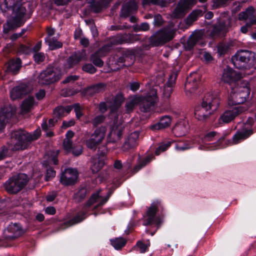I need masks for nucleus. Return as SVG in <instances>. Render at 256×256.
I'll use <instances>...</instances> for the list:
<instances>
[{
	"label": "nucleus",
	"mask_w": 256,
	"mask_h": 256,
	"mask_svg": "<svg viewBox=\"0 0 256 256\" xmlns=\"http://www.w3.org/2000/svg\"><path fill=\"white\" fill-rule=\"evenodd\" d=\"M253 133L252 130H244L238 132L233 136V140L234 144H238L240 140L248 138Z\"/></svg>",
	"instance_id": "nucleus-36"
},
{
	"label": "nucleus",
	"mask_w": 256,
	"mask_h": 256,
	"mask_svg": "<svg viewBox=\"0 0 256 256\" xmlns=\"http://www.w3.org/2000/svg\"><path fill=\"white\" fill-rule=\"evenodd\" d=\"M78 173L72 168H67L61 174L60 182L64 186L74 184L78 179Z\"/></svg>",
	"instance_id": "nucleus-17"
},
{
	"label": "nucleus",
	"mask_w": 256,
	"mask_h": 256,
	"mask_svg": "<svg viewBox=\"0 0 256 256\" xmlns=\"http://www.w3.org/2000/svg\"><path fill=\"white\" fill-rule=\"evenodd\" d=\"M190 148V144L188 143H184L182 144H177L176 146V148L178 150H184Z\"/></svg>",
	"instance_id": "nucleus-60"
},
{
	"label": "nucleus",
	"mask_w": 256,
	"mask_h": 256,
	"mask_svg": "<svg viewBox=\"0 0 256 256\" xmlns=\"http://www.w3.org/2000/svg\"><path fill=\"white\" fill-rule=\"evenodd\" d=\"M136 246H137L141 253L145 252L148 248L150 246V244H144L142 241H138L137 242Z\"/></svg>",
	"instance_id": "nucleus-55"
},
{
	"label": "nucleus",
	"mask_w": 256,
	"mask_h": 256,
	"mask_svg": "<svg viewBox=\"0 0 256 256\" xmlns=\"http://www.w3.org/2000/svg\"><path fill=\"white\" fill-rule=\"evenodd\" d=\"M72 109V106H67L66 107L58 106L54 110V114L56 118H60L65 115V113L69 114Z\"/></svg>",
	"instance_id": "nucleus-37"
},
{
	"label": "nucleus",
	"mask_w": 256,
	"mask_h": 256,
	"mask_svg": "<svg viewBox=\"0 0 256 256\" xmlns=\"http://www.w3.org/2000/svg\"><path fill=\"white\" fill-rule=\"evenodd\" d=\"M254 10L252 6L248 7L245 11L240 12L238 14V19L239 20H249L250 22L248 23L252 24V21H253L254 18Z\"/></svg>",
	"instance_id": "nucleus-33"
},
{
	"label": "nucleus",
	"mask_w": 256,
	"mask_h": 256,
	"mask_svg": "<svg viewBox=\"0 0 256 256\" xmlns=\"http://www.w3.org/2000/svg\"><path fill=\"white\" fill-rule=\"evenodd\" d=\"M75 122L74 120H71L68 122L64 121L62 122V128H66L68 127L72 126L74 124Z\"/></svg>",
	"instance_id": "nucleus-63"
},
{
	"label": "nucleus",
	"mask_w": 256,
	"mask_h": 256,
	"mask_svg": "<svg viewBox=\"0 0 256 256\" xmlns=\"http://www.w3.org/2000/svg\"><path fill=\"white\" fill-rule=\"evenodd\" d=\"M29 181L28 176L19 174L10 178L4 184L6 191L10 194H15L22 190Z\"/></svg>",
	"instance_id": "nucleus-5"
},
{
	"label": "nucleus",
	"mask_w": 256,
	"mask_h": 256,
	"mask_svg": "<svg viewBox=\"0 0 256 256\" xmlns=\"http://www.w3.org/2000/svg\"><path fill=\"white\" fill-rule=\"evenodd\" d=\"M106 84L100 82L90 86L84 90L86 94L92 96L96 94L104 92L106 88Z\"/></svg>",
	"instance_id": "nucleus-25"
},
{
	"label": "nucleus",
	"mask_w": 256,
	"mask_h": 256,
	"mask_svg": "<svg viewBox=\"0 0 256 256\" xmlns=\"http://www.w3.org/2000/svg\"><path fill=\"white\" fill-rule=\"evenodd\" d=\"M82 70L90 74H94L96 72V68L92 64H86L82 66Z\"/></svg>",
	"instance_id": "nucleus-56"
},
{
	"label": "nucleus",
	"mask_w": 256,
	"mask_h": 256,
	"mask_svg": "<svg viewBox=\"0 0 256 256\" xmlns=\"http://www.w3.org/2000/svg\"><path fill=\"white\" fill-rule=\"evenodd\" d=\"M108 152V150L106 147V146H102L98 148V155L99 156V157H104V156L106 152Z\"/></svg>",
	"instance_id": "nucleus-61"
},
{
	"label": "nucleus",
	"mask_w": 256,
	"mask_h": 256,
	"mask_svg": "<svg viewBox=\"0 0 256 256\" xmlns=\"http://www.w3.org/2000/svg\"><path fill=\"white\" fill-rule=\"evenodd\" d=\"M170 122V118L168 116H166L162 117L158 122L151 126L150 128L152 130H160L164 129L169 126Z\"/></svg>",
	"instance_id": "nucleus-35"
},
{
	"label": "nucleus",
	"mask_w": 256,
	"mask_h": 256,
	"mask_svg": "<svg viewBox=\"0 0 256 256\" xmlns=\"http://www.w3.org/2000/svg\"><path fill=\"white\" fill-rule=\"evenodd\" d=\"M129 57H134V52L130 50H127L124 52L123 56H120L118 60V62H124L126 61V58H128Z\"/></svg>",
	"instance_id": "nucleus-47"
},
{
	"label": "nucleus",
	"mask_w": 256,
	"mask_h": 256,
	"mask_svg": "<svg viewBox=\"0 0 256 256\" xmlns=\"http://www.w3.org/2000/svg\"><path fill=\"white\" fill-rule=\"evenodd\" d=\"M110 0H100L99 1H93L90 3V8L91 11L98 13L101 11L102 5L104 4L109 2Z\"/></svg>",
	"instance_id": "nucleus-39"
},
{
	"label": "nucleus",
	"mask_w": 256,
	"mask_h": 256,
	"mask_svg": "<svg viewBox=\"0 0 256 256\" xmlns=\"http://www.w3.org/2000/svg\"><path fill=\"white\" fill-rule=\"evenodd\" d=\"M254 54L248 50L238 52L232 58V62L238 69L249 68L253 66Z\"/></svg>",
	"instance_id": "nucleus-6"
},
{
	"label": "nucleus",
	"mask_w": 256,
	"mask_h": 256,
	"mask_svg": "<svg viewBox=\"0 0 256 256\" xmlns=\"http://www.w3.org/2000/svg\"><path fill=\"white\" fill-rule=\"evenodd\" d=\"M139 38L136 35L125 34L122 36L120 38L114 41L115 44H122L125 42H132L134 41L138 40Z\"/></svg>",
	"instance_id": "nucleus-40"
},
{
	"label": "nucleus",
	"mask_w": 256,
	"mask_h": 256,
	"mask_svg": "<svg viewBox=\"0 0 256 256\" xmlns=\"http://www.w3.org/2000/svg\"><path fill=\"white\" fill-rule=\"evenodd\" d=\"M86 57V51H78L76 52L74 55L70 56L68 59V64L69 68L73 67L78 64L80 61L84 60Z\"/></svg>",
	"instance_id": "nucleus-27"
},
{
	"label": "nucleus",
	"mask_w": 256,
	"mask_h": 256,
	"mask_svg": "<svg viewBox=\"0 0 256 256\" xmlns=\"http://www.w3.org/2000/svg\"><path fill=\"white\" fill-rule=\"evenodd\" d=\"M104 160H99L94 162L91 166V170L93 174H96L100 171L104 166Z\"/></svg>",
	"instance_id": "nucleus-46"
},
{
	"label": "nucleus",
	"mask_w": 256,
	"mask_h": 256,
	"mask_svg": "<svg viewBox=\"0 0 256 256\" xmlns=\"http://www.w3.org/2000/svg\"><path fill=\"white\" fill-rule=\"evenodd\" d=\"M3 6L7 10L13 11L12 18L4 25V32L8 34L10 30L20 26L24 22V16L26 12V8L14 0H4Z\"/></svg>",
	"instance_id": "nucleus-3"
},
{
	"label": "nucleus",
	"mask_w": 256,
	"mask_h": 256,
	"mask_svg": "<svg viewBox=\"0 0 256 256\" xmlns=\"http://www.w3.org/2000/svg\"><path fill=\"white\" fill-rule=\"evenodd\" d=\"M140 110L142 112H148L152 110L157 98L156 92L154 90H152L150 93L145 96H138Z\"/></svg>",
	"instance_id": "nucleus-12"
},
{
	"label": "nucleus",
	"mask_w": 256,
	"mask_h": 256,
	"mask_svg": "<svg viewBox=\"0 0 256 256\" xmlns=\"http://www.w3.org/2000/svg\"><path fill=\"white\" fill-rule=\"evenodd\" d=\"M140 98L138 96H134L130 97L126 102L125 107L126 108V110L128 112H132L134 109V106L138 104V102H140Z\"/></svg>",
	"instance_id": "nucleus-42"
},
{
	"label": "nucleus",
	"mask_w": 256,
	"mask_h": 256,
	"mask_svg": "<svg viewBox=\"0 0 256 256\" xmlns=\"http://www.w3.org/2000/svg\"><path fill=\"white\" fill-rule=\"evenodd\" d=\"M24 230L18 224L9 225L4 231V237L7 240H12L20 237L24 234Z\"/></svg>",
	"instance_id": "nucleus-18"
},
{
	"label": "nucleus",
	"mask_w": 256,
	"mask_h": 256,
	"mask_svg": "<svg viewBox=\"0 0 256 256\" xmlns=\"http://www.w3.org/2000/svg\"><path fill=\"white\" fill-rule=\"evenodd\" d=\"M139 131H135L130 133L128 136L126 140L122 146V150L127 152L136 147L138 145L137 140L139 137Z\"/></svg>",
	"instance_id": "nucleus-22"
},
{
	"label": "nucleus",
	"mask_w": 256,
	"mask_h": 256,
	"mask_svg": "<svg viewBox=\"0 0 256 256\" xmlns=\"http://www.w3.org/2000/svg\"><path fill=\"white\" fill-rule=\"evenodd\" d=\"M174 32L164 28L155 32L149 38V42L152 46H162L171 40L174 37Z\"/></svg>",
	"instance_id": "nucleus-8"
},
{
	"label": "nucleus",
	"mask_w": 256,
	"mask_h": 256,
	"mask_svg": "<svg viewBox=\"0 0 256 256\" xmlns=\"http://www.w3.org/2000/svg\"><path fill=\"white\" fill-rule=\"evenodd\" d=\"M159 206V202H153L148 208L143 224L144 226H147L153 224H155L158 228L160 226L162 220L159 216H156Z\"/></svg>",
	"instance_id": "nucleus-11"
},
{
	"label": "nucleus",
	"mask_w": 256,
	"mask_h": 256,
	"mask_svg": "<svg viewBox=\"0 0 256 256\" xmlns=\"http://www.w3.org/2000/svg\"><path fill=\"white\" fill-rule=\"evenodd\" d=\"M241 78L239 73L236 72L229 66H226L224 70L222 80L226 83L231 84L234 83Z\"/></svg>",
	"instance_id": "nucleus-20"
},
{
	"label": "nucleus",
	"mask_w": 256,
	"mask_h": 256,
	"mask_svg": "<svg viewBox=\"0 0 256 256\" xmlns=\"http://www.w3.org/2000/svg\"><path fill=\"white\" fill-rule=\"evenodd\" d=\"M21 67V60L20 58L12 60L6 64V72L12 74H16Z\"/></svg>",
	"instance_id": "nucleus-29"
},
{
	"label": "nucleus",
	"mask_w": 256,
	"mask_h": 256,
	"mask_svg": "<svg viewBox=\"0 0 256 256\" xmlns=\"http://www.w3.org/2000/svg\"><path fill=\"white\" fill-rule=\"evenodd\" d=\"M89 194V191L84 186H80L78 188L73 196V199L78 203L83 201L86 196Z\"/></svg>",
	"instance_id": "nucleus-34"
},
{
	"label": "nucleus",
	"mask_w": 256,
	"mask_h": 256,
	"mask_svg": "<svg viewBox=\"0 0 256 256\" xmlns=\"http://www.w3.org/2000/svg\"><path fill=\"white\" fill-rule=\"evenodd\" d=\"M32 49L28 46L21 44L18 48V52L20 54H28L32 52Z\"/></svg>",
	"instance_id": "nucleus-53"
},
{
	"label": "nucleus",
	"mask_w": 256,
	"mask_h": 256,
	"mask_svg": "<svg viewBox=\"0 0 256 256\" xmlns=\"http://www.w3.org/2000/svg\"><path fill=\"white\" fill-rule=\"evenodd\" d=\"M40 134V129H36L32 133H29L22 129L12 131L10 135V142L8 143V147L4 146L2 148L0 160L6 156L8 150L15 152L28 148L32 142L38 139Z\"/></svg>",
	"instance_id": "nucleus-1"
},
{
	"label": "nucleus",
	"mask_w": 256,
	"mask_h": 256,
	"mask_svg": "<svg viewBox=\"0 0 256 256\" xmlns=\"http://www.w3.org/2000/svg\"><path fill=\"white\" fill-rule=\"evenodd\" d=\"M70 152L74 156H78L82 152V146L81 145L74 146Z\"/></svg>",
	"instance_id": "nucleus-52"
},
{
	"label": "nucleus",
	"mask_w": 256,
	"mask_h": 256,
	"mask_svg": "<svg viewBox=\"0 0 256 256\" xmlns=\"http://www.w3.org/2000/svg\"><path fill=\"white\" fill-rule=\"evenodd\" d=\"M45 42L48 44L50 50L61 48L62 46V43L54 38L46 37Z\"/></svg>",
	"instance_id": "nucleus-41"
},
{
	"label": "nucleus",
	"mask_w": 256,
	"mask_h": 256,
	"mask_svg": "<svg viewBox=\"0 0 256 256\" xmlns=\"http://www.w3.org/2000/svg\"><path fill=\"white\" fill-rule=\"evenodd\" d=\"M180 70V68L178 66V68L176 66L172 69L168 81L164 86L162 96L165 100H168L171 95L173 90L172 88L175 85L176 80L177 78Z\"/></svg>",
	"instance_id": "nucleus-14"
},
{
	"label": "nucleus",
	"mask_w": 256,
	"mask_h": 256,
	"mask_svg": "<svg viewBox=\"0 0 256 256\" xmlns=\"http://www.w3.org/2000/svg\"><path fill=\"white\" fill-rule=\"evenodd\" d=\"M164 20L162 16L160 14H157L154 16V24L155 26H160L164 24Z\"/></svg>",
	"instance_id": "nucleus-54"
},
{
	"label": "nucleus",
	"mask_w": 256,
	"mask_h": 256,
	"mask_svg": "<svg viewBox=\"0 0 256 256\" xmlns=\"http://www.w3.org/2000/svg\"><path fill=\"white\" fill-rule=\"evenodd\" d=\"M171 143L168 142L166 144H164L157 148L155 151V154L156 155H159L160 152L166 151L168 148L170 146Z\"/></svg>",
	"instance_id": "nucleus-51"
},
{
	"label": "nucleus",
	"mask_w": 256,
	"mask_h": 256,
	"mask_svg": "<svg viewBox=\"0 0 256 256\" xmlns=\"http://www.w3.org/2000/svg\"><path fill=\"white\" fill-rule=\"evenodd\" d=\"M15 113L16 110L10 106H4L0 110V132H2L10 123Z\"/></svg>",
	"instance_id": "nucleus-15"
},
{
	"label": "nucleus",
	"mask_w": 256,
	"mask_h": 256,
	"mask_svg": "<svg viewBox=\"0 0 256 256\" xmlns=\"http://www.w3.org/2000/svg\"><path fill=\"white\" fill-rule=\"evenodd\" d=\"M62 76V71L60 68L50 66L39 74L38 82L40 85L50 84L59 80Z\"/></svg>",
	"instance_id": "nucleus-7"
},
{
	"label": "nucleus",
	"mask_w": 256,
	"mask_h": 256,
	"mask_svg": "<svg viewBox=\"0 0 256 256\" xmlns=\"http://www.w3.org/2000/svg\"><path fill=\"white\" fill-rule=\"evenodd\" d=\"M34 57V60L37 62H43L45 58L44 54L42 52L35 54Z\"/></svg>",
	"instance_id": "nucleus-59"
},
{
	"label": "nucleus",
	"mask_w": 256,
	"mask_h": 256,
	"mask_svg": "<svg viewBox=\"0 0 256 256\" xmlns=\"http://www.w3.org/2000/svg\"><path fill=\"white\" fill-rule=\"evenodd\" d=\"M30 90V87L26 84H21L12 88L10 92V97L13 100L22 98L28 94Z\"/></svg>",
	"instance_id": "nucleus-23"
},
{
	"label": "nucleus",
	"mask_w": 256,
	"mask_h": 256,
	"mask_svg": "<svg viewBox=\"0 0 256 256\" xmlns=\"http://www.w3.org/2000/svg\"><path fill=\"white\" fill-rule=\"evenodd\" d=\"M152 158V156H149L144 159L142 160L139 162L134 166L132 170V172L134 173L137 172L139 170H140L142 168L146 166L148 164L151 160Z\"/></svg>",
	"instance_id": "nucleus-43"
},
{
	"label": "nucleus",
	"mask_w": 256,
	"mask_h": 256,
	"mask_svg": "<svg viewBox=\"0 0 256 256\" xmlns=\"http://www.w3.org/2000/svg\"><path fill=\"white\" fill-rule=\"evenodd\" d=\"M105 119V116L100 115L96 116L92 120V124L94 126H97L98 124L104 122Z\"/></svg>",
	"instance_id": "nucleus-58"
},
{
	"label": "nucleus",
	"mask_w": 256,
	"mask_h": 256,
	"mask_svg": "<svg viewBox=\"0 0 256 256\" xmlns=\"http://www.w3.org/2000/svg\"><path fill=\"white\" fill-rule=\"evenodd\" d=\"M196 0H180L172 15L174 18H182L196 4Z\"/></svg>",
	"instance_id": "nucleus-13"
},
{
	"label": "nucleus",
	"mask_w": 256,
	"mask_h": 256,
	"mask_svg": "<svg viewBox=\"0 0 256 256\" xmlns=\"http://www.w3.org/2000/svg\"><path fill=\"white\" fill-rule=\"evenodd\" d=\"M43 166H44L46 168V173L45 180L46 181H48L55 176L56 172L50 166H48L47 162L46 161L44 162Z\"/></svg>",
	"instance_id": "nucleus-44"
},
{
	"label": "nucleus",
	"mask_w": 256,
	"mask_h": 256,
	"mask_svg": "<svg viewBox=\"0 0 256 256\" xmlns=\"http://www.w3.org/2000/svg\"><path fill=\"white\" fill-rule=\"evenodd\" d=\"M78 78V76H68L64 80L62 81V83L64 84H68L69 82H74Z\"/></svg>",
	"instance_id": "nucleus-62"
},
{
	"label": "nucleus",
	"mask_w": 256,
	"mask_h": 256,
	"mask_svg": "<svg viewBox=\"0 0 256 256\" xmlns=\"http://www.w3.org/2000/svg\"><path fill=\"white\" fill-rule=\"evenodd\" d=\"M188 126L185 122H180L175 125L172 129L173 132L178 137L186 135L188 132Z\"/></svg>",
	"instance_id": "nucleus-31"
},
{
	"label": "nucleus",
	"mask_w": 256,
	"mask_h": 256,
	"mask_svg": "<svg viewBox=\"0 0 256 256\" xmlns=\"http://www.w3.org/2000/svg\"><path fill=\"white\" fill-rule=\"evenodd\" d=\"M246 110L242 106L233 108L226 110L220 116V120L224 123H228Z\"/></svg>",
	"instance_id": "nucleus-19"
},
{
	"label": "nucleus",
	"mask_w": 256,
	"mask_h": 256,
	"mask_svg": "<svg viewBox=\"0 0 256 256\" xmlns=\"http://www.w3.org/2000/svg\"><path fill=\"white\" fill-rule=\"evenodd\" d=\"M203 36V32L200 31L194 32L192 34L187 41L186 48L190 50L196 44L202 39Z\"/></svg>",
	"instance_id": "nucleus-32"
},
{
	"label": "nucleus",
	"mask_w": 256,
	"mask_h": 256,
	"mask_svg": "<svg viewBox=\"0 0 256 256\" xmlns=\"http://www.w3.org/2000/svg\"><path fill=\"white\" fill-rule=\"evenodd\" d=\"M250 94L248 87H238L232 88V91L228 98V104L230 106L240 104L244 103Z\"/></svg>",
	"instance_id": "nucleus-9"
},
{
	"label": "nucleus",
	"mask_w": 256,
	"mask_h": 256,
	"mask_svg": "<svg viewBox=\"0 0 256 256\" xmlns=\"http://www.w3.org/2000/svg\"><path fill=\"white\" fill-rule=\"evenodd\" d=\"M226 22L221 20L214 26L210 35L212 37L224 36L226 32Z\"/></svg>",
	"instance_id": "nucleus-26"
},
{
	"label": "nucleus",
	"mask_w": 256,
	"mask_h": 256,
	"mask_svg": "<svg viewBox=\"0 0 256 256\" xmlns=\"http://www.w3.org/2000/svg\"><path fill=\"white\" fill-rule=\"evenodd\" d=\"M74 146L71 140L64 138L63 141V147L64 149L68 152H70Z\"/></svg>",
	"instance_id": "nucleus-48"
},
{
	"label": "nucleus",
	"mask_w": 256,
	"mask_h": 256,
	"mask_svg": "<svg viewBox=\"0 0 256 256\" xmlns=\"http://www.w3.org/2000/svg\"><path fill=\"white\" fill-rule=\"evenodd\" d=\"M86 212H83L82 214H78L72 220L69 221L68 222L70 224L69 226L72 225L74 224L79 222L81 221H82L84 218V214H86Z\"/></svg>",
	"instance_id": "nucleus-50"
},
{
	"label": "nucleus",
	"mask_w": 256,
	"mask_h": 256,
	"mask_svg": "<svg viewBox=\"0 0 256 256\" xmlns=\"http://www.w3.org/2000/svg\"><path fill=\"white\" fill-rule=\"evenodd\" d=\"M34 97L28 96L22 103L21 106L22 112L23 114L29 112L34 104Z\"/></svg>",
	"instance_id": "nucleus-38"
},
{
	"label": "nucleus",
	"mask_w": 256,
	"mask_h": 256,
	"mask_svg": "<svg viewBox=\"0 0 256 256\" xmlns=\"http://www.w3.org/2000/svg\"><path fill=\"white\" fill-rule=\"evenodd\" d=\"M108 197L102 198L99 196V192H98L96 193L92 194L90 198L87 200L84 206V210L86 208H90L96 202H98L97 206L94 207V208H96L98 206H100L105 204L108 200Z\"/></svg>",
	"instance_id": "nucleus-24"
},
{
	"label": "nucleus",
	"mask_w": 256,
	"mask_h": 256,
	"mask_svg": "<svg viewBox=\"0 0 256 256\" xmlns=\"http://www.w3.org/2000/svg\"><path fill=\"white\" fill-rule=\"evenodd\" d=\"M203 10L196 9L193 10L187 17L186 19V24L190 26L194 22L196 21L199 16L203 15L204 13L206 10V6L203 7Z\"/></svg>",
	"instance_id": "nucleus-30"
},
{
	"label": "nucleus",
	"mask_w": 256,
	"mask_h": 256,
	"mask_svg": "<svg viewBox=\"0 0 256 256\" xmlns=\"http://www.w3.org/2000/svg\"><path fill=\"white\" fill-rule=\"evenodd\" d=\"M124 100L123 94L118 93L112 98V102H110V116L114 120V124L108 134V142H116L121 139L123 134L124 126L122 118L118 114V110L124 102Z\"/></svg>",
	"instance_id": "nucleus-2"
},
{
	"label": "nucleus",
	"mask_w": 256,
	"mask_h": 256,
	"mask_svg": "<svg viewBox=\"0 0 256 256\" xmlns=\"http://www.w3.org/2000/svg\"><path fill=\"white\" fill-rule=\"evenodd\" d=\"M216 132H212L207 134L204 136V140L206 141H211L212 138L216 136Z\"/></svg>",
	"instance_id": "nucleus-64"
},
{
	"label": "nucleus",
	"mask_w": 256,
	"mask_h": 256,
	"mask_svg": "<svg viewBox=\"0 0 256 256\" xmlns=\"http://www.w3.org/2000/svg\"><path fill=\"white\" fill-rule=\"evenodd\" d=\"M106 128L104 127H102L96 128L90 134L89 138L85 140L86 146L89 149L95 151L98 146L100 145L104 140L106 134Z\"/></svg>",
	"instance_id": "nucleus-10"
},
{
	"label": "nucleus",
	"mask_w": 256,
	"mask_h": 256,
	"mask_svg": "<svg viewBox=\"0 0 256 256\" xmlns=\"http://www.w3.org/2000/svg\"><path fill=\"white\" fill-rule=\"evenodd\" d=\"M198 87L196 78H192V74L187 78L186 82L185 84V90L186 95L189 96L194 92Z\"/></svg>",
	"instance_id": "nucleus-28"
},
{
	"label": "nucleus",
	"mask_w": 256,
	"mask_h": 256,
	"mask_svg": "<svg viewBox=\"0 0 256 256\" xmlns=\"http://www.w3.org/2000/svg\"><path fill=\"white\" fill-rule=\"evenodd\" d=\"M112 48V44H108L104 45L91 56L90 60L96 66H102L104 65V62L100 59V58L106 56Z\"/></svg>",
	"instance_id": "nucleus-16"
},
{
	"label": "nucleus",
	"mask_w": 256,
	"mask_h": 256,
	"mask_svg": "<svg viewBox=\"0 0 256 256\" xmlns=\"http://www.w3.org/2000/svg\"><path fill=\"white\" fill-rule=\"evenodd\" d=\"M126 241L122 238H118L111 240V244L116 249H120L124 246Z\"/></svg>",
	"instance_id": "nucleus-45"
},
{
	"label": "nucleus",
	"mask_w": 256,
	"mask_h": 256,
	"mask_svg": "<svg viewBox=\"0 0 256 256\" xmlns=\"http://www.w3.org/2000/svg\"><path fill=\"white\" fill-rule=\"evenodd\" d=\"M228 50V46L224 44H220L218 46V52L220 55L224 54Z\"/></svg>",
	"instance_id": "nucleus-57"
},
{
	"label": "nucleus",
	"mask_w": 256,
	"mask_h": 256,
	"mask_svg": "<svg viewBox=\"0 0 256 256\" xmlns=\"http://www.w3.org/2000/svg\"><path fill=\"white\" fill-rule=\"evenodd\" d=\"M72 108H74L76 118L78 119H80L83 115V114L82 112V108L80 106V104H74L72 106Z\"/></svg>",
	"instance_id": "nucleus-49"
},
{
	"label": "nucleus",
	"mask_w": 256,
	"mask_h": 256,
	"mask_svg": "<svg viewBox=\"0 0 256 256\" xmlns=\"http://www.w3.org/2000/svg\"><path fill=\"white\" fill-rule=\"evenodd\" d=\"M138 0H129L126 2L121 9L120 16L126 18L137 11Z\"/></svg>",
	"instance_id": "nucleus-21"
},
{
	"label": "nucleus",
	"mask_w": 256,
	"mask_h": 256,
	"mask_svg": "<svg viewBox=\"0 0 256 256\" xmlns=\"http://www.w3.org/2000/svg\"><path fill=\"white\" fill-rule=\"evenodd\" d=\"M219 104V100L216 96L207 94L203 98L201 105L195 110L196 118L200 121L206 122L217 110Z\"/></svg>",
	"instance_id": "nucleus-4"
}]
</instances>
